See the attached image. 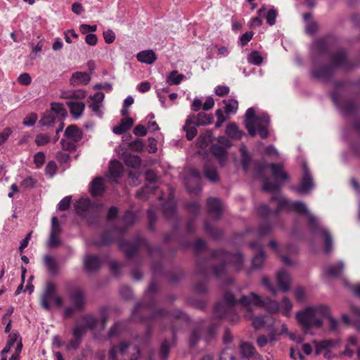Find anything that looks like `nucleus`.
<instances>
[{
	"label": "nucleus",
	"mask_w": 360,
	"mask_h": 360,
	"mask_svg": "<svg viewBox=\"0 0 360 360\" xmlns=\"http://www.w3.org/2000/svg\"><path fill=\"white\" fill-rule=\"evenodd\" d=\"M205 231L214 239H219L223 236V231L219 229L214 228L208 221L205 222Z\"/></svg>",
	"instance_id": "44"
},
{
	"label": "nucleus",
	"mask_w": 360,
	"mask_h": 360,
	"mask_svg": "<svg viewBox=\"0 0 360 360\" xmlns=\"http://www.w3.org/2000/svg\"><path fill=\"white\" fill-rule=\"evenodd\" d=\"M345 84V82H336L335 89L330 93V97L333 103L342 110L345 115H352L357 112L358 109L360 108V105L356 104L352 100L342 101L340 88Z\"/></svg>",
	"instance_id": "11"
},
{
	"label": "nucleus",
	"mask_w": 360,
	"mask_h": 360,
	"mask_svg": "<svg viewBox=\"0 0 360 360\" xmlns=\"http://www.w3.org/2000/svg\"><path fill=\"white\" fill-rule=\"evenodd\" d=\"M278 305V311L280 310V309H281L283 315L286 317H288L290 314V311L292 308V304L290 302V300L287 297H284L281 302V306L280 305L279 303Z\"/></svg>",
	"instance_id": "48"
},
{
	"label": "nucleus",
	"mask_w": 360,
	"mask_h": 360,
	"mask_svg": "<svg viewBox=\"0 0 360 360\" xmlns=\"http://www.w3.org/2000/svg\"><path fill=\"white\" fill-rule=\"evenodd\" d=\"M226 134L231 139L236 140H240L245 135V132L240 130L235 122L230 123L227 125Z\"/></svg>",
	"instance_id": "36"
},
{
	"label": "nucleus",
	"mask_w": 360,
	"mask_h": 360,
	"mask_svg": "<svg viewBox=\"0 0 360 360\" xmlns=\"http://www.w3.org/2000/svg\"><path fill=\"white\" fill-rule=\"evenodd\" d=\"M248 60L251 64L259 65L263 62V58L259 51H253L248 55Z\"/></svg>",
	"instance_id": "54"
},
{
	"label": "nucleus",
	"mask_w": 360,
	"mask_h": 360,
	"mask_svg": "<svg viewBox=\"0 0 360 360\" xmlns=\"http://www.w3.org/2000/svg\"><path fill=\"white\" fill-rule=\"evenodd\" d=\"M225 104L224 112L226 114L236 113L238 108V103L236 99L224 100Z\"/></svg>",
	"instance_id": "47"
},
{
	"label": "nucleus",
	"mask_w": 360,
	"mask_h": 360,
	"mask_svg": "<svg viewBox=\"0 0 360 360\" xmlns=\"http://www.w3.org/2000/svg\"><path fill=\"white\" fill-rule=\"evenodd\" d=\"M271 200L278 202L276 210V214H278L282 210L292 211L301 215H306L307 218L309 214H311L308 212L305 203L302 201H292L288 198L281 196L279 194L274 195L271 197Z\"/></svg>",
	"instance_id": "10"
},
{
	"label": "nucleus",
	"mask_w": 360,
	"mask_h": 360,
	"mask_svg": "<svg viewBox=\"0 0 360 360\" xmlns=\"http://www.w3.org/2000/svg\"><path fill=\"white\" fill-rule=\"evenodd\" d=\"M250 319L252 321V326L255 329L258 330L266 324V317L263 315L252 316Z\"/></svg>",
	"instance_id": "56"
},
{
	"label": "nucleus",
	"mask_w": 360,
	"mask_h": 360,
	"mask_svg": "<svg viewBox=\"0 0 360 360\" xmlns=\"http://www.w3.org/2000/svg\"><path fill=\"white\" fill-rule=\"evenodd\" d=\"M329 314V308L326 305L307 307L295 314V319L304 333L312 328H320L323 326V319Z\"/></svg>",
	"instance_id": "4"
},
{
	"label": "nucleus",
	"mask_w": 360,
	"mask_h": 360,
	"mask_svg": "<svg viewBox=\"0 0 360 360\" xmlns=\"http://www.w3.org/2000/svg\"><path fill=\"white\" fill-rule=\"evenodd\" d=\"M124 171L122 164L117 160H112L109 166V178L113 182L117 183Z\"/></svg>",
	"instance_id": "25"
},
{
	"label": "nucleus",
	"mask_w": 360,
	"mask_h": 360,
	"mask_svg": "<svg viewBox=\"0 0 360 360\" xmlns=\"http://www.w3.org/2000/svg\"><path fill=\"white\" fill-rule=\"evenodd\" d=\"M78 142L74 141L73 140L70 139H62L60 141V144L62 146V148L64 150L69 151V152H73L77 148V143Z\"/></svg>",
	"instance_id": "55"
},
{
	"label": "nucleus",
	"mask_w": 360,
	"mask_h": 360,
	"mask_svg": "<svg viewBox=\"0 0 360 360\" xmlns=\"http://www.w3.org/2000/svg\"><path fill=\"white\" fill-rule=\"evenodd\" d=\"M90 191L93 196L101 195L105 191V186L101 177L98 176L91 182Z\"/></svg>",
	"instance_id": "31"
},
{
	"label": "nucleus",
	"mask_w": 360,
	"mask_h": 360,
	"mask_svg": "<svg viewBox=\"0 0 360 360\" xmlns=\"http://www.w3.org/2000/svg\"><path fill=\"white\" fill-rule=\"evenodd\" d=\"M67 291L75 309L77 311H82L86 304L85 291L80 287L72 284L67 285Z\"/></svg>",
	"instance_id": "16"
},
{
	"label": "nucleus",
	"mask_w": 360,
	"mask_h": 360,
	"mask_svg": "<svg viewBox=\"0 0 360 360\" xmlns=\"http://www.w3.org/2000/svg\"><path fill=\"white\" fill-rule=\"evenodd\" d=\"M200 203L197 201L190 202L186 205V210L193 215V217L188 220L186 224V229L188 233H193L195 231V220L200 213Z\"/></svg>",
	"instance_id": "18"
},
{
	"label": "nucleus",
	"mask_w": 360,
	"mask_h": 360,
	"mask_svg": "<svg viewBox=\"0 0 360 360\" xmlns=\"http://www.w3.org/2000/svg\"><path fill=\"white\" fill-rule=\"evenodd\" d=\"M213 116L212 114L200 112L197 115H195L194 124L197 126H205L211 124Z\"/></svg>",
	"instance_id": "37"
},
{
	"label": "nucleus",
	"mask_w": 360,
	"mask_h": 360,
	"mask_svg": "<svg viewBox=\"0 0 360 360\" xmlns=\"http://www.w3.org/2000/svg\"><path fill=\"white\" fill-rule=\"evenodd\" d=\"M84 269L89 273H96L101 267V258L94 255H86L84 259Z\"/></svg>",
	"instance_id": "20"
},
{
	"label": "nucleus",
	"mask_w": 360,
	"mask_h": 360,
	"mask_svg": "<svg viewBox=\"0 0 360 360\" xmlns=\"http://www.w3.org/2000/svg\"><path fill=\"white\" fill-rule=\"evenodd\" d=\"M335 44V39L327 35L315 40L312 44L311 77L319 81L329 82L336 70L349 69L350 63L347 52L344 49H338L329 53Z\"/></svg>",
	"instance_id": "1"
},
{
	"label": "nucleus",
	"mask_w": 360,
	"mask_h": 360,
	"mask_svg": "<svg viewBox=\"0 0 360 360\" xmlns=\"http://www.w3.org/2000/svg\"><path fill=\"white\" fill-rule=\"evenodd\" d=\"M268 167L271 169V175L276 181L272 182L268 178H264L263 190L266 192L278 191L281 189V183L289 180V176L284 171L283 165L281 163H269Z\"/></svg>",
	"instance_id": "9"
},
{
	"label": "nucleus",
	"mask_w": 360,
	"mask_h": 360,
	"mask_svg": "<svg viewBox=\"0 0 360 360\" xmlns=\"http://www.w3.org/2000/svg\"><path fill=\"white\" fill-rule=\"evenodd\" d=\"M40 302L41 307L47 311L50 310L52 304L60 307L63 303L62 298L56 295V285L52 282L47 283Z\"/></svg>",
	"instance_id": "13"
},
{
	"label": "nucleus",
	"mask_w": 360,
	"mask_h": 360,
	"mask_svg": "<svg viewBox=\"0 0 360 360\" xmlns=\"http://www.w3.org/2000/svg\"><path fill=\"white\" fill-rule=\"evenodd\" d=\"M271 231V224L269 222H264L258 227L257 234L259 238H262L269 235Z\"/></svg>",
	"instance_id": "52"
},
{
	"label": "nucleus",
	"mask_w": 360,
	"mask_h": 360,
	"mask_svg": "<svg viewBox=\"0 0 360 360\" xmlns=\"http://www.w3.org/2000/svg\"><path fill=\"white\" fill-rule=\"evenodd\" d=\"M66 104L70 109V114L75 118L79 117L85 108V104L83 102L68 101Z\"/></svg>",
	"instance_id": "35"
},
{
	"label": "nucleus",
	"mask_w": 360,
	"mask_h": 360,
	"mask_svg": "<svg viewBox=\"0 0 360 360\" xmlns=\"http://www.w3.org/2000/svg\"><path fill=\"white\" fill-rule=\"evenodd\" d=\"M224 300L225 303L217 302L214 309V316L216 319H222L226 317L229 314L232 313L234 307L240 303L247 310V312L252 314L254 305L259 308L264 309L268 313L274 314L278 311V302L268 297L262 298L256 292H252L248 295H243L238 300L233 292L226 291L224 294Z\"/></svg>",
	"instance_id": "3"
},
{
	"label": "nucleus",
	"mask_w": 360,
	"mask_h": 360,
	"mask_svg": "<svg viewBox=\"0 0 360 360\" xmlns=\"http://www.w3.org/2000/svg\"><path fill=\"white\" fill-rule=\"evenodd\" d=\"M157 188L158 187L155 186L147 184L143 188L136 191V195L138 198L146 200L147 199L149 193H155Z\"/></svg>",
	"instance_id": "40"
},
{
	"label": "nucleus",
	"mask_w": 360,
	"mask_h": 360,
	"mask_svg": "<svg viewBox=\"0 0 360 360\" xmlns=\"http://www.w3.org/2000/svg\"><path fill=\"white\" fill-rule=\"evenodd\" d=\"M51 141V137L48 134H39L36 136L34 142L38 146L47 144Z\"/></svg>",
	"instance_id": "57"
},
{
	"label": "nucleus",
	"mask_w": 360,
	"mask_h": 360,
	"mask_svg": "<svg viewBox=\"0 0 360 360\" xmlns=\"http://www.w3.org/2000/svg\"><path fill=\"white\" fill-rule=\"evenodd\" d=\"M156 302L152 299L148 302L138 303L132 311V316L134 319H139L140 321L145 322L148 324L147 329L144 335V342L148 343L153 334V323L155 321L167 320L172 326L171 329L174 338L177 332L178 327L176 322L179 321L187 323L189 322L188 316L182 312L179 309H174L171 311L165 309H156Z\"/></svg>",
	"instance_id": "2"
},
{
	"label": "nucleus",
	"mask_w": 360,
	"mask_h": 360,
	"mask_svg": "<svg viewBox=\"0 0 360 360\" xmlns=\"http://www.w3.org/2000/svg\"><path fill=\"white\" fill-rule=\"evenodd\" d=\"M351 311L353 315L356 316V319L354 321V325L357 330H360V308L356 307H352Z\"/></svg>",
	"instance_id": "64"
},
{
	"label": "nucleus",
	"mask_w": 360,
	"mask_h": 360,
	"mask_svg": "<svg viewBox=\"0 0 360 360\" xmlns=\"http://www.w3.org/2000/svg\"><path fill=\"white\" fill-rule=\"evenodd\" d=\"M205 176L211 182H217L219 180V174L215 167L206 164L204 166Z\"/></svg>",
	"instance_id": "39"
},
{
	"label": "nucleus",
	"mask_w": 360,
	"mask_h": 360,
	"mask_svg": "<svg viewBox=\"0 0 360 360\" xmlns=\"http://www.w3.org/2000/svg\"><path fill=\"white\" fill-rule=\"evenodd\" d=\"M344 269V264L342 262L329 266L326 269L327 274L332 278H336L339 276Z\"/></svg>",
	"instance_id": "41"
},
{
	"label": "nucleus",
	"mask_w": 360,
	"mask_h": 360,
	"mask_svg": "<svg viewBox=\"0 0 360 360\" xmlns=\"http://www.w3.org/2000/svg\"><path fill=\"white\" fill-rule=\"evenodd\" d=\"M91 81V76L85 72H75L70 79V84L72 86L87 85Z\"/></svg>",
	"instance_id": "23"
},
{
	"label": "nucleus",
	"mask_w": 360,
	"mask_h": 360,
	"mask_svg": "<svg viewBox=\"0 0 360 360\" xmlns=\"http://www.w3.org/2000/svg\"><path fill=\"white\" fill-rule=\"evenodd\" d=\"M212 258L219 262L218 265L212 266L211 274L216 278H222L226 274V266L231 264L236 271L243 268L244 257L240 252L231 253L224 250H216L212 252Z\"/></svg>",
	"instance_id": "6"
},
{
	"label": "nucleus",
	"mask_w": 360,
	"mask_h": 360,
	"mask_svg": "<svg viewBox=\"0 0 360 360\" xmlns=\"http://www.w3.org/2000/svg\"><path fill=\"white\" fill-rule=\"evenodd\" d=\"M82 136V130L75 124L69 125L64 131V136L67 139L73 140L76 142L81 141Z\"/></svg>",
	"instance_id": "26"
},
{
	"label": "nucleus",
	"mask_w": 360,
	"mask_h": 360,
	"mask_svg": "<svg viewBox=\"0 0 360 360\" xmlns=\"http://www.w3.org/2000/svg\"><path fill=\"white\" fill-rule=\"evenodd\" d=\"M134 124V120L131 117L123 118L119 125L115 126L112 129L114 134L121 135L129 130Z\"/></svg>",
	"instance_id": "32"
},
{
	"label": "nucleus",
	"mask_w": 360,
	"mask_h": 360,
	"mask_svg": "<svg viewBox=\"0 0 360 360\" xmlns=\"http://www.w3.org/2000/svg\"><path fill=\"white\" fill-rule=\"evenodd\" d=\"M194 253L197 257L195 272L202 278L200 281L193 285V290L198 294H205L207 292L208 274L212 272V266L209 264L212 258V255L208 258H202L200 257V252L207 248L205 242L201 239H198L193 244Z\"/></svg>",
	"instance_id": "5"
},
{
	"label": "nucleus",
	"mask_w": 360,
	"mask_h": 360,
	"mask_svg": "<svg viewBox=\"0 0 360 360\" xmlns=\"http://www.w3.org/2000/svg\"><path fill=\"white\" fill-rule=\"evenodd\" d=\"M164 216L169 220H174L176 218V205L174 202L169 200L165 202L162 207Z\"/></svg>",
	"instance_id": "33"
},
{
	"label": "nucleus",
	"mask_w": 360,
	"mask_h": 360,
	"mask_svg": "<svg viewBox=\"0 0 360 360\" xmlns=\"http://www.w3.org/2000/svg\"><path fill=\"white\" fill-rule=\"evenodd\" d=\"M136 220L135 214L130 210H127L125 212L123 217L122 221L127 226H131L134 224Z\"/></svg>",
	"instance_id": "58"
},
{
	"label": "nucleus",
	"mask_w": 360,
	"mask_h": 360,
	"mask_svg": "<svg viewBox=\"0 0 360 360\" xmlns=\"http://www.w3.org/2000/svg\"><path fill=\"white\" fill-rule=\"evenodd\" d=\"M241 356L239 360H249L248 357L252 356L255 352V347L248 342H243L240 346Z\"/></svg>",
	"instance_id": "38"
},
{
	"label": "nucleus",
	"mask_w": 360,
	"mask_h": 360,
	"mask_svg": "<svg viewBox=\"0 0 360 360\" xmlns=\"http://www.w3.org/2000/svg\"><path fill=\"white\" fill-rule=\"evenodd\" d=\"M303 174L300 181V186L295 188L298 193L304 194L309 192L314 186V181L312 176L310 173L309 169L304 163L302 165Z\"/></svg>",
	"instance_id": "17"
},
{
	"label": "nucleus",
	"mask_w": 360,
	"mask_h": 360,
	"mask_svg": "<svg viewBox=\"0 0 360 360\" xmlns=\"http://www.w3.org/2000/svg\"><path fill=\"white\" fill-rule=\"evenodd\" d=\"M210 150L212 153L219 159H224L226 156V150L224 148H223L221 146H219L217 144H213Z\"/></svg>",
	"instance_id": "51"
},
{
	"label": "nucleus",
	"mask_w": 360,
	"mask_h": 360,
	"mask_svg": "<svg viewBox=\"0 0 360 360\" xmlns=\"http://www.w3.org/2000/svg\"><path fill=\"white\" fill-rule=\"evenodd\" d=\"M277 16V11L274 8H271L266 15V22L270 26L275 25Z\"/></svg>",
	"instance_id": "59"
},
{
	"label": "nucleus",
	"mask_w": 360,
	"mask_h": 360,
	"mask_svg": "<svg viewBox=\"0 0 360 360\" xmlns=\"http://www.w3.org/2000/svg\"><path fill=\"white\" fill-rule=\"evenodd\" d=\"M194 114L190 115L187 117L185 124L183 127L184 131H186V137L188 141L193 140L198 134V130L196 129L197 125L194 124Z\"/></svg>",
	"instance_id": "24"
},
{
	"label": "nucleus",
	"mask_w": 360,
	"mask_h": 360,
	"mask_svg": "<svg viewBox=\"0 0 360 360\" xmlns=\"http://www.w3.org/2000/svg\"><path fill=\"white\" fill-rule=\"evenodd\" d=\"M43 262L49 274L55 276L59 273V265L53 257L46 255L43 258Z\"/></svg>",
	"instance_id": "28"
},
{
	"label": "nucleus",
	"mask_w": 360,
	"mask_h": 360,
	"mask_svg": "<svg viewBox=\"0 0 360 360\" xmlns=\"http://www.w3.org/2000/svg\"><path fill=\"white\" fill-rule=\"evenodd\" d=\"M98 323V320L94 315L88 314L82 316L76 323V325L74 328L83 329L85 335L88 330H93L96 328Z\"/></svg>",
	"instance_id": "19"
},
{
	"label": "nucleus",
	"mask_w": 360,
	"mask_h": 360,
	"mask_svg": "<svg viewBox=\"0 0 360 360\" xmlns=\"http://www.w3.org/2000/svg\"><path fill=\"white\" fill-rule=\"evenodd\" d=\"M170 352V345L167 340L163 341L161 343L160 348V360H167Z\"/></svg>",
	"instance_id": "53"
},
{
	"label": "nucleus",
	"mask_w": 360,
	"mask_h": 360,
	"mask_svg": "<svg viewBox=\"0 0 360 360\" xmlns=\"http://www.w3.org/2000/svg\"><path fill=\"white\" fill-rule=\"evenodd\" d=\"M208 213L211 217L219 219L221 217V204L218 198H210L207 200Z\"/></svg>",
	"instance_id": "22"
},
{
	"label": "nucleus",
	"mask_w": 360,
	"mask_h": 360,
	"mask_svg": "<svg viewBox=\"0 0 360 360\" xmlns=\"http://www.w3.org/2000/svg\"><path fill=\"white\" fill-rule=\"evenodd\" d=\"M136 58L139 62L150 65L156 60L157 56L153 50H146L138 53Z\"/></svg>",
	"instance_id": "34"
},
{
	"label": "nucleus",
	"mask_w": 360,
	"mask_h": 360,
	"mask_svg": "<svg viewBox=\"0 0 360 360\" xmlns=\"http://www.w3.org/2000/svg\"><path fill=\"white\" fill-rule=\"evenodd\" d=\"M290 281V275L285 269L280 270L277 273V283L281 291L284 292L288 291Z\"/></svg>",
	"instance_id": "30"
},
{
	"label": "nucleus",
	"mask_w": 360,
	"mask_h": 360,
	"mask_svg": "<svg viewBox=\"0 0 360 360\" xmlns=\"http://www.w3.org/2000/svg\"><path fill=\"white\" fill-rule=\"evenodd\" d=\"M148 218V229L151 231H155V224L156 223L157 217L155 213L152 210H148L147 212Z\"/></svg>",
	"instance_id": "62"
},
{
	"label": "nucleus",
	"mask_w": 360,
	"mask_h": 360,
	"mask_svg": "<svg viewBox=\"0 0 360 360\" xmlns=\"http://www.w3.org/2000/svg\"><path fill=\"white\" fill-rule=\"evenodd\" d=\"M236 352L231 348L226 347L220 354L219 360H239Z\"/></svg>",
	"instance_id": "45"
},
{
	"label": "nucleus",
	"mask_w": 360,
	"mask_h": 360,
	"mask_svg": "<svg viewBox=\"0 0 360 360\" xmlns=\"http://www.w3.org/2000/svg\"><path fill=\"white\" fill-rule=\"evenodd\" d=\"M86 96V93L83 89H77L63 94V98L67 99H82Z\"/></svg>",
	"instance_id": "46"
},
{
	"label": "nucleus",
	"mask_w": 360,
	"mask_h": 360,
	"mask_svg": "<svg viewBox=\"0 0 360 360\" xmlns=\"http://www.w3.org/2000/svg\"><path fill=\"white\" fill-rule=\"evenodd\" d=\"M185 78V75L183 74H179L178 71L173 70L167 77V83L169 85H178Z\"/></svg>",
	"instance_id": "43"
},
{
	"label": "nucleus",
	"mask_w": 360,
	"mask_h": 360,
	"mask_svg": "<svg viewBox=\"0 0 360 360\" xmlns=\"http://www.w3.org/2000/svg\"><path fill=\"white\" fill-rule=\"evenodd\" d=\"M308 226L313 233H319L324 239V251L329 253L332 250L333 240L330 233L326 228L321 227L317 218L313 214L308 216Z\"/></svg>",
	"instance_id": "14"
},
{
	"label": "nucleus",
	"mask_w": 360,
	"mask_h": 360,
	"mask_svg": "<svg viewBox=\"0 0 360 360\" xmlns=\"http://www.w3.org/2000/svg\"><path fill=\"white\" fill-rule=\"evenodd\" d=\"M71 200V196H66L63 198L58 205V210L61 212L68 210L70 208Z\"/></svg>",
	"instance_id": "60"
},
{
	"label": "nucleus",
	"mask_w": 360,
	"mask_h": 360,
	"mask_svg": "<svg viewBox=\"0 0 360 360\" xmlns=\"http://www.w3.org/2000/svg\"><path fill=\"white\" fill-rule=\"evenodd\" d=\"M119 248L124 252L126 257L129 260L132 259L142 248L146 249L148 255L151 257L157 256L162 259L164 256L160 247L151 246L148 240L141 236H135L131 241L127 240H120Z\"/></svg>",
	"instance_id": "7"
},
{
	"label": "nucleus",
	"mask_w": 360,
	"mask_h": 360,
	"mask_svg": "<svg viewBox=\"0 0 360 360\" xmlns=\"http://www.w3.org/2000/svg\"><path fill=\"white\" fill-rule=\"evenodd\" d=\"M75 210L77 214L81 217H86L93 212L97 217L101 209V205L92 202L89 198H81L75 203Z\"/></svg>",
	"instance_id": "15"
},
{
	"label": "nucleus",
	"mask_w": 360,
	"mask_h": 360,
	"mask_svg": "<svg viewBox=\"0 0 360 360\" xmlns=\"http://www.w3.org/2000/svg\"><path fill=\"white\" fill-rule=\"evenodd\" d=\"M202 333V328L198 326L195 328L191 333L190 339H189V345L190 347H195L200 340V335Z\"/></svg>",
	"instance_id": "50"
},
{
	"label": "nucleus",
	"mask_w": 360,
	"mask_h": 360,
	"mask_svg": "<svg viewBox=\"0 0 360 360\" xmlns=\"http://www.w3.org/2000/svg\"><path fill=\"white\" fill-rule=\"evenodd\" d=\"M241 151V165L245 172H248L250 169L252 159L249 153L243 149Z\"/></svg>",
	"instance_id": "49"
},
{
	"label": "nucleus",
	"mask_w": 360,
	"mask_h": 360,
	"mask_svg": "<svg viewBox=\"0 0 360 360\" xmlns=\"http://www.w3.org/2000/svg\"><path fill=\"white\" fill-rule=\"evenodd\" d=\"M67 111L63 104L59 103H51L50 110L44 112L39 124L42 126L51 127L53 124L63 122L66 117Z\"/></svg>",
	"instance_id": "12"
},
{
	"label": "nucleus",
	"mask_w": 360,
	"mask_h": 360,
	"mask_svg": "<svg viewBox=\"0 0 360 360\" xmlns=\"http://www.w3.org/2000/svg\"><path fill=\"white\" fill-rule=\"evenodd\" d=\"M129 147L132 150L141 152L143 149L144 143L141 139H136L129 143Z\"/></svg>",
	"instance_id": "63"
},
{
	"label": "nucleus",
	"mask_w": 360,
	"mask_h": 360,
	"mask_svg": "<svg viewBox=\"0 0 360 360\" xmlns=\"http://www.w3.org/2000/svg\"><path fill=\"white\" fill-rule=\"evenodd\" d=\"M127 323L124 321H117L110 327L107 337L111 339L114 337H117L127 331Z\"/></svg>",
	"instance_id": "29"
},
{
	"label": "nucleus",
	"mask_w": 360,
	"mask_h": 360,
	"mask_svg": "<svg viewBox=\"0 0 360 360\" xmlns=\"http://www.w3.org/2000/svg\"><path fill=\"white\" fill-rule=\"evenodd\" d=\"M114 240V238L109 231H105L102 233L98 240H95V245L98 246H103L108 245L112 243Z\"/></svg>",
	"instance_id": "42"
},
{
	"label": "nucleus",
	"mask_w": 360,
	"mask_h": 360,
	"mask_svg": "<svg viewBox=\"0 0 360 360\" xmlns=\"http://www.w3.org/2000/svg\"><path fill=\"white\" fill-rule=\"evenodd\" d=\"M126 164L132 167H137L140 165L141 158L137 155H129L125 159Z\"/></svg>",
	"instance_id": "61"
},
{
	"label": "nucleus",
	"mask_w": 360,
	"mask_h": 360,
	"mask_svg": "<svg viewBox=\"0 0 360 360\" xmlns=\"http://www.w3.org/2000/svg\"><path fill=\"white\" fill-rule=\"evenodd\" d=\"M251 249H258V253L252 258V266L253 269H260L262 267L264 260L266 259V254L262 250L261 245L256 241L250 243Z\"/></svg>",
	"instance_id": "21"
},
{
	"label": "nucleus",
	"mask_w": 360,
	"mask_h": 360,
	"mask_svg": "<svg viewBox=\"0 0 360 360\" xmlns=\"http://www.w3.org/2000/svg\"><path fill=\"white\" fill-rule=\"evenodd\" d=\"M73 338L70 341L67 346L68 349L76 350L82 342V338L84 335L83 329L74 328L72 330Z\"/></svg>",
	"instance_id": "27"
},
{
	"label": "nucleus",
	"mask_w": 360,
	"mask_h": 360,
	"mask_svg": "<svg viewBox=\"0 0 360 360\" xmlns=\"http://www.w3.org/2000/svg\"><path fill=\"white\" fill-rule=\"evenodd\" d=\"M269 124L270 117L267 113L256 115L253 108L246 110L245 126L250 136L254 137L258 134L262 139H267L269 136Z\"/></svg>",
	"instance_id": "8"
}]
</instances>
